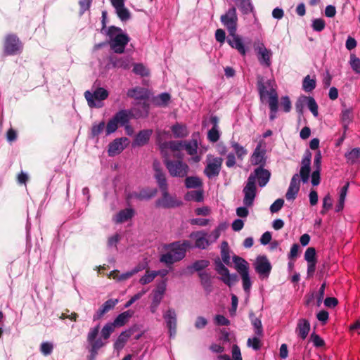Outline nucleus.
Masks as SVG:
<instances>
[{"label": "nucleus", "mask_w": 360, "mask_h": 360, "mask_svg": "<svg viewBox=\"0 0 360 360\" xmlns=\"http://www.w3.org/2000/svg\"><path fill=\"white\" fill-rule=\"evenodd\" d=\"M263 336L264 335H255L252 338H249V347H252L256 351L260 349L262 346L261 338H263Z\"/></svg>", "instance_id": "nucleus-45"}, {"label": "nucleus", "mask_w": 360, "mask_h": 360, "mask_svg": "<svg viewBox=\"0 0 360 360\" xmlns=\"http://www.w3.org/2000/svg\"><path fill=\"white\" fill-rule=\"evenodd\" d=\"M304 259L307 262H316V249L313 247L308 248L304 253Z\"/></svg>", "instance_id": "nucleus-53"}, {"label": "nucleus", "mask_w": 360, "mask_h": 360, "mask_svg": "<svg viewBox=\"0 0 360 360\" xmlns=\"http://www.w3.org/2000/svg\"><path fill=\"white\" fill-rule=\"evenodd\" d=\"M107 35L109 37V45L115 53H123L125 47L130 41L129 37L123 32L120 27L112 25L108 27Z\"/></svg>", "instance_id": "nucleus-2"}, {"label": "nucleus", "mask_w": 360, "mask_h": 360, "mask_svg": "<svg viewBox=\"0 0 360 360\" xmlns=\"http://www.w3.org/2000/svg\"><path fill=\"white\" fill-rule=\"evenodd\" d=\"M252 165L264 167L266 162V150L262 148V144L259 143L255 149L250 158Z\"/></svg>", "instance_id": "nucleus-19"}, {"label": "nucleus", "mask_w": 360, "mask_h": 360, "mask_svg": "<svg viewBox=\"0 0 360 360\" xmlns=\"http://www.w3.org/2000/svg\"><path fill=\"white\" fill-rule=\"evenodd\" d=\"M347 161L351 164L356 162L360 159V148H355L345 153Z\"/></svg>", "instance_id": "nucleus-39"}, {"label": "nucleus", "mask_w": 360, "mask_h": 360, "mask_svg": "<svg viewBox=\"0 0 360 360\" xmlns=\"http://www.w3.org/2000/svg\"><path fill=\"white\" fill-rule=\"evenodd\" d=\"M349 63L352 69L358 74H360V59L355 54L350 55Z\"/></svg>", "instance_id": "nucleus-50"}, {"label": "nucleus", "mask_w": 360, "mask_h": 360, "mask_svg": "<svg viewBox=\"0 0 360 360\" xmlns=\"http://www.w3.org/2000/svg\"><path fill=\"white\" fill-rule=\"evenodd\" d=\"M209 265L210 261L207 259H201L193 262L191 266H188V269H193L195 271L200 272L207 268Z\"/></svg>", "instance_id": "nucleus-43"}, {"label": "nucleus", "mask_w": 360, "mask_h": 360, "mask_svg": "<svg viewBox=\"0 0 360 360\" xmlns=\"http://www.w3.org/2000/svg\"><path fill=\"white\" fill-rule=\"evenodd\" d=\"M165 167L172 177L184 178L189 172L188 165L181 160H167Z\"/></svg>", "instance_id": "nucleus-7"}, {"label": "nucleus", "mask_w": 360, "mask_h": 360, "mask_svg": "<svg viewBox=\"0 0 360 360\" xmlns=\"http://www.w3.org/2000/svg\"><path fill=\"white\" fill-rule=\"evenodd\" d=\"M250 317L255 335H264V330L261 320L257 317L253 316L252 314H250Z\"/></svg>", "instance_id": "nucleus-36"}, {"label": "nucleus", "mask_w": 360, "mask_h": 360, "mask_svg": "<svg viewBox=\"0 0 360 360\" xmlns=\"http://www.w3.org/2000/svg\"><path fill=\"white\" fill-rule=\"evenodd\" d=\"M207 139L210 141L212 143L217 142L219 139V132L218 129H215V127H212V129H210L208 131Z\"/></svg>", "instance_id": "nucleus-60"}, {"label": "nucleus", "mask_w": 360, "mask_h": 360, "mask_svg": "<svg viewBox=\"0 0 360 360\" xmlns=\"http://www.w3.org/2000/svg\"><path fill=\"white\" fill-rule=\"evenodd\" d=\"M157 276H158V272L147 271L146 274L140 278L139 282L142 285H146V284L150 283V282H152L154 280V278Z\"/></svg>", "instance_id": "nucleus-48"}, {"label": "nucleus", "mask_w": 360, "mask_h": 360, "mask_svg": "<svg viewBox=\"0 0 360 360\" xmlns=\"http://www.w3.org/2000/svg\"><path fill=\"white\" fill-rule=\"evenodd\" d=\"M185 186L187 188H196L202 186V182L198 176H188L185 179Z\"/></svg>", "instance_id": "nucleus-38"}, {"label": "nucleus", "mask_w": 360, "mask_h": 360, "mask_svg": "<svg viewBox=\"0 0 360 360\" xmlns=\"http://www.w3.org/2000/svg\"><path fill=\"white\" fill-rule=\"evenodd\" d=\"M22 44L16 34H9L4 41V53L5 56H14L22 50Z\"/></svg>", "instance_id": "nucleus-6"}, {"label": "nucleus", "mask_w": 360, "mask_h": 360, "mask_svg": "<svg viewBox=\"0 0 360 360\" xmlns=\"http://www.w3.org/2000/svg\"><path fill=\"white\" fill-rule=\"evenodd\" d=\"M153 134V130L152 129H143L141 130L135 136L133 142H132V146L133 147H141L145 145H146Z\"/></svg>", "instance_id": "nucleus-22"}, {"label": "nucleus", "mask_w": 360, "mask_h": 360, "mask_svg": "<svg viewBox=\"0 0 360 360\" xmlns=\"http://www.w3.org/2000/svg\"><path fill=\"white\" fill-rule=\"evenodd\" d=\"M221 23L226 27L229 34L236 32L238 17L235 7L229 8L225 14L221 15Z\"/></svg>", "instance_id": "nucleus-9"}, {"label": "nucleus", "mask_w": 360, "mask_h": 360, "mask_svg": "<svg viewBox=\"0 0 360 360\" xmlns=\"http://www.w3.org/2000/svg\"><path fill=\"white\" fill-rule=\"evenodd\" d=\"M304 99H306V103L307 104V107L311 112L313 114L314 117H317L319 115L318 112V105L313 97L311 96H304Z\"/></svg>", "instance_id": "nucleus-41"}, {"label": "nucleus", "mask_w": 360, "mask_h": 360, "mask_svg": "<svg viewBox=\"0 0 360 360\" xmlns=\"http://www.w3.org/2000/svg\"><path fill=\"white\" fill-rule=\"evenodd\" d=\"M281 105L284 112H288L291 110V102L290 98L287 96L281 98Z\"/></svg>", "instance_id": "nucleus-63"}, {"label": "nucleus", "mask_w": 360, "mask_h": 360, "mask_svg": "<svg viewBox=\"0 0 360 360\" xmlns=\"http://www.w3.org/2000/svg\"><path fill=\"white\" fill-rule=\"evenodd\" d=\"M316 86L315 78H311L309 75H307L302 81V89L305 92H311Z\"/></svg>", "instance_id": "nucleus-35"}, {"label": "nucleus", "mask_w": 360, "mask_h": 360, "mask_svg": "<svg viewBox=\"0 0 360 360\" xmlns=\"http://www.w3.org/2000/svg\"><path fill=\"white\" fill-rule=\"evenodd\" d=\"M115 10H116V13H117L118 18L122 21H127L130 18V17H131L130 12L129 11V10L127 8H126L124 7V5L123 6V7H120Z\"/></svg>", "instance_id": "nucleus-49"}, {"label": "nucleus", "mask_w": 360, "mask_h": 360, "mask_svg": "<svg viewBox=\"0 0 360 360\" xmlns=\"http://www.w3.org/2000/svg\"><path fill=\"white\" fill-rule=\"evenodd\" d=\"M129 143L126 137L115 139L108 145V153L110 157L115 156L121 153Z\"/></svg>", "instance_id": "nucleus-17"}, {"label": "nucleus", "mask_w": 360, "mask_h": 360, "mask_svg": "<svg viewBox=\"0 0 360 360\" xmlns=\"http://www.w3.org/2000/svg\"><path fill=\"white\" fill-rule=\"evenodd\" d=\"M342 122L343 124L348 125L352 120V110L349 109H346L342 112Z\"/></svg>", "instance_id": "nucleus-59"}, {"label": "nucleus", "mask_w": 360, "mask_h": 360, "mask_svg": "<svg viewBox=\"0 0 360 360\" xmlns=\"http://www.w3.org/2000/svg\"><path fill=\"white\" fill-rule=\"evenodd\" d=\"M157 193L155 188H143L139 192H134L131 193L129 197L135 198L139 200H149L154 197Z\"/></svg>", "instance_id": "nucleus-27"}, {"label": "nucleus", "mask_w": 360, "mask_h": 360, "mask_svg": "<svg viewBox=\"0 0 360 360\" xmlns=\"http://www.w3.org/2000/svg\"><path fill=\"white\" fill-rule=\"evenodd\" d=\"M172 131L176 138H184L188 132L186 126L176 124L172 127Z\"/></svg>", "instance_id": "nucleus-34"}, {"label": "nucleus", "mask_w": 360, "mask_h": 360, "mask_svg": "<svg viewBox=\"0 0 360 360\" xmlns=\"http://www.w3.org/2000/svg\"><path fill=\"white\" fill-rule=\"evenodd\" d=\"M108 96V91L101 87L97 88L94 93H91L89 91H86L84 92V97L90 108L101 107L96 103L95 100L101 101L106 99Z\"/></svg>", "instance_id": "nucleus-13"}, {"label": "nucleus", "mask_w": 360, "mask_h": 360, "mask_svg": "<svg viewBox=\"0 0 360 360\" xmlns=\"http://www.w3.org/2000/svg\"><path fill=\"white\" fill-rule=\"evenodd\" d=\"M257 188L255 184H253L250 182V179H249V207L252 206L254 199L256 196Z\"/></svg>", "instance_id": "nucleus-58"}, {"label": "nucleus", "mask_w": 360, "mask_h": 360, "mask_svg": "<svg viewBox=\"0 0 360 360\" xmlns=\"http://www.w3.org/2000/svg\"><path fill=\"white\" fill-rule=\"evenodd\" d=\"M117 303V299H109L105 301L94 315V321L101 319L106 313L113 309Z\"/></svg>", "instance_id": "nucleus-21"}, {"label": "nucleus", "mask_w": 360, "mask_h": 360, "mask_svg": "<svg viewBox=\"0 0 360 360\" xmlns=\"http://www.w3.org/2000/svg\"><path fill=\"white\" fill-rule=\"evenodd\" d=\"M132 314L133 312L130 310L124 311L120 314L111 323H112L115 328L117 326H123L128 321V319L132 316Z\"/></svg>", "instance_id": "nucleus-31"}, {"label": "nucleus", "mask_w": 360, "mask_h": 360, "mask_svg": "<svg viewBox=\"0 0 360 360\" xmlns=\"http://www.w3.org/2000/svg\"><path fill=\"white\" fill-rule=\"evenodd\" d=\"M253 50L259 64L262 66L269 68L271 65L272 53L265 47L264 43L259 40L255 41Z\"/></svg>", "instance_id": "nucleus-8"}, {"label": "nucleus", "mask_w": 360, "mask_h": 360, "mask_svg": "<svg viewBox=\"0 0 360 360\" xmlns=\"http://www.w3.org/2000/svg\"><path fill=\"white\" fill-rule=\"evenodd\" d=\"M184 148L186 149L188 154L190 155H195L197 153L198 143L196 140L191 141H184Z\"/></svg>", "instance_id": "nucleus-42"}, {"label": "nucleus", "mask_w": 360, "mask_h": 360, "mask_svg": "<svg viewBox=\"0 0 360 360\" xmlns=\"http://www.w3.org/2000/svg\"><path fill=\"white\" fill-rule=\"evenodd\" d=\"M223 159L221 158H214L209 161L205 167L204 174L209 179L217 177L220 173Z\"/></svg>", "instance_id": "nucleus-15"}, {"label": "nucleus", "mask_w": 360, "mask_h": 360, "mask_svg": "<svg viewBox=\"0 0 360 360\" xmlns=\"http://www.w3.org/2000/svg\"><path fill=\"white\" fill-rule=\"evenodd\" d=\"M53 345L47 342H42L40 346V351L45 356L51 354L53 351Z\"/></svg>", "instance_id": "nucleus-61"}, {"label": "nucleus", "mask_w": 360, "mask_h": 360, "mask_svg": "<svg viewBox=\"0 0 360 360\" xmlns=\"http://www.w3.org/2000/svg\"><path fill=\"white\" fill-rule=\"evenodd\" d=\"M253 264L255 271L259 274L260 278H266L269 277L272 266L266 256L259 255Z\"/></svg>", "instance_id": "nucleus-11"}, {"label": "nucleus", "mask_w": 360, "mask_h": 360, "mask_svg": "<svg viewBox=\"0 0 360 360\" xmlns=\"http://www.w3.org/2000/svg\"><path fill=\"white\" fill-rule=\"evenodd\" d=\"M284 200L278 198L276 200L274 203L270 206V211L272 213L278 212L283 206Z\"/></svg>", "instance_id": "nucleus-62"}, {"label": "nucleus", "mask_w": 360, "mask_h": 360, "mask_svg": "<svg viewBox=\"0 0 360 360\" xmlns=\"http://www.w3.org/2000/svg\"><path fill=\"white\" fill-rule=\"evenodd\" d=\"M184 141H170L169 147L173 152H179L184 148Z\"/></svg>", "instance_id": "nucleus-56"}, {"label": "nucleus", "mask_w": 360, "mask_h": 360, "mask_svg": "<svg viewBox=\"0 0 360 360\" xmlns=\"http://www.w3.org/2000/svg\"><path fill=\"white\" fill-rule=\"evenodd\" d=\"M198 276L200 279V283L205 291L209 294L213 290L212 276L209 273L205 271L200 272Z\"/></svg>", "instance_id": "nucleus-29"}, {"label": "nucleus", "mask_w": 360, "mask_h": 360, "mask_svg": "<svg viewBox=\"0 0 360 360\" xmlns=\"http://www.w3.org/2000/svg\"><path fill=\"white\" fill-rule=\"evenodd\" d=\"M118 128V124L113 118L110 119L106 125L105 134L109 135L115 132Z\"/></svg>", "instance_id": "nucleus-57"}, {"label": "nucleus", "mask_w": 360, "mask_h": 360, "mask_svg": "<svg viewBox=\"0 0 360 360\" xmlns=\"http://www.w3.org/2000/svg\"><path fill=\"white\" fill-rule=\"evenodd\" d=\"M228 44L233 49H236L241 55H245V49L241 38L236 34H229L226 39Z\"/></svg>", "instance_id": "nucleus-24"}, {"label": "nucleus", "mask_w": 360, "mask_h": 360, "mask_svg": "<svg viewBox=\"0 0 360 360\" xmlns=\"http://www.w3.org/2000/svg\"><path fill=\"white\" fill-rule=\"evenodd\" d=\"M171 96L168 93H162L154 98V103L158 106H166L170 101Z\"/></svg>", "instance_id": "nucleus-40"}, {"label": "nucleus", "mask_w": 360, "mask_h": 360, "mask_svg": "<svg viewBox=\"0 0 360 360\" xmlns=\"http://www.w3.org/2000/svg\"><path fill=\"white\" fill-rule=\"evenodd\" d=\"M221 256L224 263L226 265L230 266L231 258L229 255V244L226 241H223L221 245Z\"/></svg>", "instance_id": "nucleus-37"}, {"label": "nucleus", "mask_w": 360, "mask_h": 360, "mask_svg": "<svg viewBox=\"0 0 360 360\" xmlns=\"http://www.w3.org/2000/svg\"><path fill=\"white\" fill-rule=\"evenodd\" d=\"M133 72L141 77L148 76L150 74L149 70L146 68L142 63H136L134 65Z\"/></svg>", "instance_id": "nucleus-47"}, {"label": "nucleus", "mask_w": 360, "mask_h": 360, "mask_svg": "<svg viewBox=\"0 0 360 360\" xmlns=\"http://www.w3.org/2000/svg\"><path fill=\"white\" fill-rule=\"evenodd\" d=\"M190 248H191V243L187 240L172 243L167 245L169 251L160 256V262L164 263L167 266H169L183 259L186 256L187 249Z\"/></svg>", "instance_id": "nucleus-1"}, {"label": "nucleus", "mask_w": 360, "mask_h": 360, "mask_svg": "<svg viewBox=\"0 0 360 360\" xmlns=\"http://www.w3.org/2000/svg\"><path fill=\"white\" fill-rule=\"evenodd\" d=\"M333 206V200L329 193L325 195V197L323 199V206L322 210H321L320 213L322 215H324L326 214V212L331 209Z\"/></svg>", "instance_id": "nucleus-44"}, {"label": "nucleus", "mask_w": 360, "mask_h": 360, "mask_svg": "<svg viewBox=\"0 0 360 360\" xmlns=\"http://www.w3.org/2000/svg\"><path fill=\"white\" fill-rule=\"evenodd\" d=\"M100 330L99 325L91 328L87 335V342L90 345L89 352L90 356L88 360H95L98 350L103 347L105 342L101 338H97Z\"/></svg>", "instance_id": "nucleus-5"}, {"label": "nucleus", "mask_w": 360, "mask_h": 360, "mask_svg": "<svg viewBox=\"0 0 360 360\" xmlns=\"http://www.w3.org/2000/svg\"><path fill=\"white\" fill-rule=\"evenodd\" d=\"M105 122H101L99 124H94L91 127V136L93 138L98 136L104 129Z\"/></svg>", "instance_id": "nucleus-54"}, {"label": "nucleus", "mask_w": 360, "mask_h": 360, "mask_svg": "<svg viewBox=\"0 0 360 360\" xmlns=\"http://www.w3.org/2000/svg\"><path fill=\"white\" fill-rule=\"evenodd\" d=\"M111 63L113 67L117 68L129 69L130 60L128 57L124 58H111Z\"/></svg>", "instance_id": "nucleus-32"}, {"label": "nucleus", "mask_w": 360, "mask_h": 360, "mask_svg": "<svg viewBox=\"0 0 360 360\" xmlns=\"http://www.w3.org/2000/svg\"><path fill=\"white\" fill-rule=\"evenodd\" d=\"M264 77L259 76L257 77V89L262 100L266 96H269V106L271 111L269 118L274 120L276 117V112L278 108V97L276 91L272 87L270 90L266 89Z\"/></svg>", "instance_id": "nucleus-3"}, {"label": "nucleus", "mask_w": 360, "mask_h": 360, "mask_svg": "<svg viewBox=\"0 0 360 360\" xmlns=\"http://www.w3.org/2000/svg\"><path fill=\"white\" fill-rule=\"evenodd\" d=\"M132 117L131 110H121L113 116V119L122 126L127 124Z\"/></svg>", "instance_id": "nucleus-28"}, {"label": "nucleus", "mask_w": 360, "mask_h": 360, "mask_svg": "<svg viewBox=\"0 0 360 360\" xmlns=\"http://www.w3.org/2000/svg\"><path fill=\"white\" fill-rule=\"evenodd\" d=\"M207 236V233L204 231L192 232L189 236L191 238L195 239V247L202 250L210 245Z\"/></svg>", "instance_id": "nucleus-20"}, {"label": "nucleus", "mask_w": 360, "mask_h": 360, "mask_svg": "<svg viewBox=\"0 0 360 360\" xmlns=\"http://www.w3.org/2000/svg\"><path fill=\"white\" fill-rule=\"evenodd\" d=\"M161 193L162 197L155 201V206L157 207L169 209L177 207L182 205V202L175 196L171 195L168 190L162 191Z\"/></svg>", "instance_id": "nucleus-10"}, {"label": "nucleus", "mask_w": 360, "mask_h": 360, "mask_svg": "<svg viewBox=\"0 0 360 360\" xmlns=\"http://www.w3.org/2000/svg\"><path fill=\"white\" fill-rule=\"evenodd\" d=\"M311 153L309 150H307L301 161L300 174H295L292 176L289 186L300 189V178L303 183H307L309 181L311 172Z\"/></svg>", "instance_id": "nucleus-4"}, {"label": "nucleus", "mask_w": 360, "mask_h": 360, "mask_svg": "<svg viewBox=\"0 0 360 360\" xmlns=\"http://www.w3.org/2000/svg\"><path fill=\"white\" fill-rule=\"evenodd\" d=\"M271 177V172L262 167H257L252 173L249 176L250 182L255 184L256 180L260 187L265 186L269 182Z\"/></svg>", "instance_id": "nucleus-12"}, {"label": "nucleus", "mask_w": 360, "mask_h": 360, "mask_svg": "<svg viewBox=\"0 0 360 360\" xmlns=\"http://www.w3.org/2000/svg\"><path fill=\"white\" fill-rule=\"evenodd\" d=\"M311 325L306 319H300L295 328V333L302 340H305L310 331Z\"/></svg>", "instance_id": "nucleus-23"}, {"label": "nucleus", "mask_w": 360, "mask_h": 360, "mask_svg": "<svg viewBox=\"0 0 360 360\" xmlns=\"http://www.w3.org/2000/svg\"><path fill=\"white\" fill-rule=\"evenodd\" d=\"M326 23L323 19L316 18L312 22V28L314 31L321 32L324 30Z\"/></svg>", "instance_id": "nucleus-55"}, {"label": "nucleus", "mask_w": 360, "mask_h": 360, "mask_svg": "<svg viewBox=\"0 0 360 360\" xmlns=\"http://www.w3.org/2000/svg\"><path fill=\"white\" fill-rule=\"evenodd\" d=\"M311 341L316 347H321L325 345V341L316 333H312L309 338Z\"/></svg>", "instance_id": "nucleus-51"}, {"label": "nucleus", "mask_w": 360, "mask_h": 360, "mask_svg": "<svg viewBox=\"0 0 360 360\" xmlns=\"http://www.w3.org/2000/svg\"><path fill=\"white\" fill-rule=\"evenodd\" d=\"M134 215V210L132 208H126L120 210L116 215V223L120 224L131 219Z\"/></svg>", "instance_id": "nucleus-30"}, {"label": "nucleus", "mask_w": 360, "mask_h": 360, "mask_svg": "<svg viewBox=\"0 0 360 360\" xmlns=\"http://www.w3.org/2000/svg\"><path fill=\"white\" fill-rule=\"evenodd\" d=\"M115 328L111 322L106 323L101 330V337L104 340H107L110 335L114 332Z\"/></svg>", "instance_id": "nucleus-46"}, {"label": "nucleus", "mask_w": 360, "mask_h": 360, "mask_svg": "<svg viewBox=\"0 0 360 360\" xmlns=\"http://www.w3.org/2000/svg\"><path fill=\"white\" fill-rule=\"evenodd\" d=\"M134 328H129L122 332L114 343V349L117 351L122 349L128 339L134 334Z\"/></svg>", "instance_id": "nucleus-26"}, {"label": "nucleus", "mask_w": 360, "mask_h": 360, "mask_svg": "<svg viewBox=\"0 0 360 360\" xmlns=\"http://www.w3.org/2000/svg\"><path fill=\"white\" fill-rule=\"evenodd\" d=\"M214 323L217 326H229L230 321L223 315H217L214 317Z\"/></svg>", "instance_id": "nucleus-64"}, {"label": "nucleus", "mask_w": 360, "mask_h": 360, "mask_svg": "<svg viewBox=\"0 0 360 360\" xmlns=\"http://www.w3.org/2000/svg\"><path fill=\"white\" fill-rule=\"evenodd\" d=\"M231 146L238 159L243 160L246 154V150L235 141L231 142Z\"/></svg>", "instance_id": "nucleus-52"}, {"label": "nucleus", "mask_w": 360, "mask_h": 360, "mask_svg": "<svg viewBox=\"0 0 360 360\" xmlns=\"http://www.w3.org/2000/svg\"><path fill=\"white\" fill-rule=\"evenodd\" d=\"M154 177L157 181L160 191L168 190V184L167 181L166 174L164 171L154 174Z\"/></svg>", "instance_id": "nucleus-33"}, {"label": "nucleus", "mask_w": 360, "mask_h": 360, "mask_svg": "<svg viewBox=\"0 0 360 360\" xmlns=\"http://www.w3.org/2000/svg\"><path fill=\"white\" fill-rule=\"evenodd\" d=\"M214 265L216 271L221 276V279L225 284L230 286L233 282L236 281V276H231L229 274V269L219 259L214 261Z\"/></svg>", "instance_id": "nucleus-18"}, {"label": "nucleus", "mask_w": 360, "mask_h": 360, "mask_svg": "<svg viewBox=\"0 0 360 360\" xmlns=\"http://www.w3.org/2000/svg\"><path fill=\"white\" fill-rule=\"evenodd\" d=\"M127 95L129 98L136 100H147L149 98V93L147 89L136 86L127 91Z\"/></svg>", "instance_id": "nucleus-25"}, {"label": "nucleus", "mask_w": 360, "mask_h": 360, "mask_svg": "<svg viewBox=\"0 0 360 360\" xmlns=\"http://www.w3.org/2000/svg\"><path fill=\"white\" fill-rule=\"evenodd\" d=\"M233 262L236 269L241 274L243 280V287L245 292H248V267L246 266V261L242 257L234 255Z\"/></svg>", "instance_id": "nucleus-16"}, {"label": "nucleus", "mask_w": 360, "mask_h": 360, "mask_svg": "<svg viewBox=\"0 0 360 360\" xmlns=\"http://www.w3.org/2000/svg\"><path fill=\"white\" fill-rule=\"evenodd\" d=\"M163 319L168 328L169 336L175 337L177 329V315L173 308H169L164 314Z\"/></svg>", "instance_id": "nucleus-14"}]
</instances>
